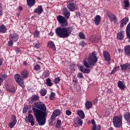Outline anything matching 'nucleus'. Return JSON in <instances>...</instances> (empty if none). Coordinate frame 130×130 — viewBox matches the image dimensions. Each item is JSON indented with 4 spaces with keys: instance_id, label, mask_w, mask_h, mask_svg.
I'll list each match as a JSON object with an SVG mask.
<instances>
[{
    "instance_id": "f257e3e1",
    "label": "nucleus",
    "mask_w": 130,
    "mask_h": 130,
    "mask_svg": "<svg viewBox=\"0 0 130 130\" xmlns=\"http://www.w3.org/2000/svg\"><path fill=\"white\" fill-rule=\"evenodd\" d=\"M32 110L34 115L35 116L40 125L45 124L47 112H46V106L43 102H35L33 105Z\"/></svg>"
},
{
    "instance_id": "f03ea898",
    "label": "nucleus",
    "mask_w": 130,
    "mask_h": 130,
    "mask_svg": "<svg viewBox=\"0 0 130 130\" xmlns=\"http://www.w3.org/2000/svg\"><path fill=\"white\" fill-rule=\"evenodd\" d=\"M67 18L64 16L61 15H58L57 17V20L59 23L61 27H58L56 29V34L60 38H67L69 37L72 32L74 30L73 26L67 27L68 25Z\"/></svg>"
},
{
    "instance_id": "7ed1b4c3",
    "label": "nucleus",
    "mask_w": 130,
    "mask_h": 130,
    "mask_svg": "<svg viewBox=\"0 0 130 130\" xmlns=\"http://www.w3.org/2000/svg\"><path fill=\"white\" fill-rule=\"evenodd\" d=\"M88 62L86 60H83V66L86 69H90L96 64V62L98 61V57L96 51H94L91 54H90L87 58Z\"/></svg>"
},
{
    "instance_id": "20e7f679",
    "label": "nucleus",
    "mask_w": 130,
    "mask_h": 130,
    "mask_svg": "<svg viewBox=\"0 0 130 130\" xmlns=\"http://www.w3.org/2000/svg\"><path fill=\"white\" fill-rule=\"evenodd\" d=\"M113 123L115 127L119 128L122 125V115L114 117L113 118Z\"/></svg>"
},
{
    "instance_id": "39448f33",
    "label": "nucleus",
    "mask_w": 130,
    "mask_h": 130,
    "mask_svg": "<svg viewBox=\"0 0 130 130\" xmlns=\"http://www.w3.org/2000/svg\"><path fill=\"white\" fill-rule=\"evenodd\" d=\"M67 8L70 12H75L78 10V6L74 0H69L67 3Z\"/></svg>"
},
{
    "instance_id": "423d86ee",
    "label": "nucleus",
    "mask_w": 130,
    "mask_h": 130,
    "mask_svg": "<svg viewBox=\"0 0 130 130\" xmlns=\"http://www.w3.org/2000/svg\"><path fill=\"white\" fill-rule=\"evenodd\" d=\"M14 78L16 83L24 89L25 85H24V78L23 77L21 76L20 74H17L15 75Z\"/></svg>"
},
{
    "instance_id": "0eeeda50",
    "label": "nucleus",
    "mask_w": 130,
    "mask_h": 130,
    "mask_svg": "<svg viewBox=\"0 0 130 130\" xmlns=\"http://www.w3.org/2000/svg\"><path fill=\"white\" fill-rule=\"evenodd\" d=\"M62 14L66 19H69L70 16H71V12L66 7H64L62 9Z\"/></svg>"
},
{
    "instance_id": "6e6552de",
    "label": "nucleus",
    "mask_w": 130,
    "mask_h": 130,
    "mask_svg": "<svg viewBox=\"0 0 130 130\" xmlns=\"http://www.w3.org/2000/svg\"><path fill=\"white\" fill-rule=\"evenodd\" d=\"M19 38V36L17 34H11L9 35V40H11L13 42H17Z\"/></svg>"
},
{
    "instance_id": "1a4fd4ad",
    "label": "nucleus",
    "mask_w": 130,
    "mask_h": 130,
    "mask_svg": "<svg viewBox=\"0 0 130 130\" xmlns=\"http://www.w3.org/2000/svg\"><path fill=\"white\" fill-rule=\"evenodd\" d=\"M77 67L79 70H80L82 73H83L84 74H89V73H90V70L85 68L84 66L81 65V64H78Z\"/></svg>"
},
{
    "instance_id": "9d476101",
    "label": "nucleus",
    "mask_w": 130,
    "mask_h": 130,
    "mask_svg": "<svg viewBox=\"0 0 130 130\" xmlns=\"http://www.w3.org/2000/svg\"><path fill=\"white\" fill-rule=\"evenodd\" d=\"M103 55L106 61H110V60H111V56H110V54H109L108 51H104Z\"/></svg>"
},
{
    "instance_id": "9b49d317",
    "label": "nucleus",
    "mask_w": 130,
    "mask_h": 130,
    "mask_svg": "<svg viewBox=\"0 0 130 130\" xmlns=\"http://www.w3.org/2000/svg\"><path fill=\"white\" fill-rule=\"evenodd\" d=\"M120 67L122 72H125L127 70H130V64L128 63L121 64Z\"/></svg>"
},
{
    "instance_id": "f8f14e48",
    "label": "nucleus",
    "mask_w": 130,
    "mask_h": 130,
    "mask_svg": "<svg viewBox=\"0 0 130 130\" xmlns=\"http://www.w3.org/2000/svg\"><path fill=\"white\" fill-rule=\"evenodd\" d=\"M35 14H38V15H41L43 13V7L42 6H39L34 11Z\"/></svg>"
},
{
    "instance_id": "ddd939ff",
    "label": "nucleus",
    "mask_w": 130,
    "mask_h": 130,
    "mask_svg": "<svg viewBox=\"0 0 130 130\" xmlns=\"http://www.w3.org/2000/svg\"><path fill=\"white\" fill-rule=\"evenodd\" d=\"M61 111L59 109H56L53 113L52 115L51 116V119H55L56 116H58L60 115Z\"/></svg>"
},
{
    "instance_id": "4468645a",
    "label": "nucleus",
    "mask_w": 130,
    "mask_h": 130,
    "mask_svg": "<svg viewBox=\"0 0 130 130\" xmlns=\"http://www.w3.org/2000/svg\"><path fill=\"white\" fill-rule=\"evenodd\" d=\"M21 77L24 79H27L29 77V71L27 69H24L21 72Z\"/></svg>"
},
{
    "instance_id": "2eb2a0df",
    "label": "nucleus",
    "mask_w": 130,
    "mask_h": 130,
    "mask_svg": "<svg viewBox=\"0 0 130 130\" xmlns=\"http://www.w3.org/2000/svg\"><path fill=\"white\" fill-rule=\"evenodd\" d=\"M28 118L29 122H30L31 126H34L35 123V119L33 117V115L31 114H29L28 115Z\"/></svg>"
},
{
    "instance_id": "dca6fc26",
    "label": "nucleus",
    "mask_w": 130,
    "mask_h": 130,
    "mask_svg": "<svg viewBox=\"0 0 130 130\" xmlns=\"http://www.w3.org/2000/svg\"><path fill=\"white\" fill-rule=\"evenodd\" d=\"M47 47H48V48H51L52 49H53V50H56L55 45L52 41H49L48 42Z\"/></svg>"
},
{
    "instance_id": "f3484780",
    "label": "nucleus",
    "mask_w": 130,
    "mask_h": 130,
    "mask_svg": "<svg viewBox=\"0 0 130 130\" xmlns=\"http://www.w3.org/2000/svg\"><path fill=\"white\" fill-rule=\"evenodd\" d=\"M124 38V31L122 30L117 33V38L118 40H122Z\"/></svg>"
},
{
    "instance_id": "a211bd4d",
    "label": "nucleus",
    "mask_w": 130,
    "mask_h": 130,
    "mask_svg": "<svg viewBox=\"0 0 130 130\" xmlns=\"http://www.w3.org/2000/svg\"><path fill=\"white\" fill-rule=\"evenodd\" d=\"M126 34L128 42L130 43V22L127 24L126 28Z\"/></svg>"
},
{
    "instance_id": "6ab92c4d",
    "label": "nucleus",
    "mask_w": 130,
    "mask_h": 130,
    "mask_svg": "<svg viewBox=\"0 0 130 130\" xmlns=\"http://www.w3.org/2000/svg\"><path fill=\"white\" fill-rule=\"evenodd\" d=\"M83 125V120H82L80 118H77L76 120V122L74 124V126L77 127L78 126H82Z\"/></svg>"
},
{
    "instance_id": "aec40b11",
    "label": "nucleus",
    "mask_w": 130,
    "mask_h": 130,
    "mask_svg": "<svg viewBox=\"0 0 130 130\" xmlns=\"http://www.w3.org/2000/svg\"><path fill=\"white\" fill-rule=\"evenodd\" d=\"M6 88L8 92H9L10 93H15V92H16V88H15V86H8V85H7L6 86Z\"/></svg>"
},
{
    "instance_id": "412c9836",
    "label": "nucleus",
    "mask_w": 130,
    "mask_h": 130,
    "mask_svg": "<svg viewBox=\"0 0 130 130\" xmlns=\"http://www.w3.org/2000/svg\"><path fill=\"white\" fill-rule=\"evenodd\" d=\"M124 52L125 55L130 56V45H127L124 48Z\"/></svg>"
},
{
    "instance_id": "4be33fe9",
    "label": "nucleus",
    "mask_w": 130,
    "mask_h": 130,
    "mask_svg": "<svg viewBox=\"0 0 130 130\" xmlns=\"http://www.w3.org/2000/svg\"><path fill=\"white\" fill-rule=\"evenodd\" d=\"M129 19L128 17H125L123 19L121 20V24L120 28H122L123 26H125L126 24H127V22H128Z\"/></svg>"
},
{
    "instance_id": "5701e85b",
    "label": "nucleus",
    "mask_w": 130,
    "mask_h": 130,
    "mask_svg": "<svg viewBox=\"0 0 130 130\" xmlns=\"http://www.w3.org/2000/svg\"><path fill=\"white\" fill-rule=\"evenodd\" d=\"M8 32V28L7 26L4 24H2L0 26V33L5 34Z\"/></svg>"
},
{
    "instance_id": "b1692460",
    "label": "nucleus",
    "mask_w": 130,
    "mask_h": 130,
    "mask_svg": "<svg viewBox=\"0 0 130 130\" xmlns=\"http://www.w3.org/2000/svg\"><path fill=\"white\" fill-rule=\"evenodd\" d=\"M94 22L95 25L98 26L100 24V22H101V16L100 15H96L94 18Z\"/></svg>"
},
{
    "instance_id": "393cba45",
    "label": "nucleus",
    "mask_w": 130,
    "mask_h": 130,
    "mask_svg": "<svg viewBox=\"0 0 130 130\" xmlns=\"http://www.w3.org/2000/svg\"><path fill=\"white\" fill-rule=\"evenodd\" d=\"M26 3L28 7L31 8L35 5L36 0H26Z\"/></svg>"
},
{
    "instance_id": "a878e982",
    "label": "nucleus",
    "mask_w": 130,
    "mask_h": 130,
    "mask_svg": "<svg viewBox=\"0 0 130 130\" xmlns=\"http://www.w3.org/2000/svg\"><path fill=\"white\" fill-rule=\"evenodd\" d=\"M40 99V97L39 95L37 94H34L31 96V99H30V102H32L34 101H38Z\"/></svg>"
},
{
    "instance_id": "bb28decb",
    "label": "nucleus",
    "mask_w": 130,
    "mask_h": 130,
    "mask_svg": "<svg viewBox=\"0 0 130 130\" xmlns=\"http://www.w3.org/2000/svg\"><path fill=\"white\" fill-rule=\"evenodd\" d=\"M108 17L109 18H110L111 21L114 22V23H116V22H117V18H116V16H115V15L113 14H111L108 15Z\"/></svg>"
},
{
    "instance_id": "cd10ccee",
    "label": "nucleus",
    "mask_w": 130,
    "mask_h": 130,
    "mask_svg": "<svg viewBox=\"0 0 130 130\" xmlns=\"http://www.w3.org/2000/svg\"><path fill=\"white\" fill-rule=\"evenodd\" d=\"M92 106H93V104L92 102L87 101L85 103V108L86 109L89 110L90 108H92Z\"/></svg>"
},
{
    "instance_id": "c85d7f7f",
    "label": "nucleus",
    "mask_w": 130,
    "mask_h": 130,
    "mask_svg": "<svg viewBox=\"0 0 130 130\" xmlns=\"http://www.w3.org/2000/svg\"><path fill=\"white\" fill-rule=\"evenodd\" d=\"M118 87L121 89V90H124L125 89V85L123 84V82L121 81H119L117 82Z\"/></svg>"
},
{
    "instance_id": "c756f323",
    "label": "nucleus",
    "mask_w": 130,
    "mask_h": 130,
    "mask_svg": "<svg viewBox=\"0 0 130 130\" xmlns=\"http://www.w3.org/2000/svg\"><path fill=\"white\" fill-rule=\"evenodd\" d=\"M77 114L78 115L82 118V119H84V118H85V113L82 110H78L77 111Z\"/></svg>"
},
{
    "instance_id": "7c9ffc66",
    "label": "nucleus",
    "mask_w": 130,
    "mask_h": 130,
    "mask_svg": "<svg viewBox=\"0 0 130 130\" xmlns=\"http://www.w3.org/2000/svg\"><path fill=\"white\" fill-rule=\"evenodd\" d=\"M61 120H57L56 121V126L55 127L56 128H58V129H59L60 127H61Z\"/></svg>"
},
{
    "instance_id": "2f4dec72",
    "label": "nucleus",
    "mask_w": 130,
    "mask_h": 130,
    "mask_svg": "<svg viewBox=\"0 0 130 130\" xmlns=\"http://www.w3.org/2000/svg\"><path fill=\"white\" fill-rule=\"evenodd\" d=\"M40 94L41 96H45L47 94V90L45 89H41L40 91Z\"/></svg>"
},
{
    "instance_id": "473e14b6",
    "label": "nucleus",
    "mask_w": 130,
    "mask_h": 130,
    "mask_svg": "<svg viewBox=\"0 0 130 130\" xmlns=\"http://www.w3.org/2000/svg\"><path fill=\"white\" fill-rule=\"evenodd\" d=\"M34 36L36 38H39L40 37V31H39L38 30H36L34 32Z\"/></svg>"
},
{
    "instance_id": "72a5a7b5",
    "label": "nucleus",
    "mask_w": 130,
    "mask_h": 130,
    "mask_svg": "<svg viewBox=\"0 0 130 130\" xmlns=\"http://www.w3.org/2000/svg\"><path fill=\"white\" fill-rule=\"evenodd\" d=\"M46 84L47 86H48L49 87H51V86H52V83H51V79H50V78H47L46 79Z\"/></svg>"
},
{
    "instance_id": "f704fd0d",
    "label": "nucleus",
    "mask_w": 130,
    "mask_h": 130,
    "mask_svg": "<svg viewBox=\"0 0 130 130\" xmlns=\"http://www.w3.org/2000/svg\"><path fill=\"white\" fill-rule=\"evenodd\" d=\"M91 121L92 124H93L91 130H96V122H95V120L92 119Z\"/></svg>"
},
{
    "instance_id": "c9c22d12",
    "label": "nucleus",
    "mask_w": 130,
    "mask_h": 130,
    "mask_svg": "<svg viewBox=\"0 0 130 130\" xmlns=\"http://www.w3.org/2000/svg\"><path fill=\"white\" fill-rule=\"evenodd\" d=\"M119 66H116L114 68L112 72H111V75H113L115 72H117L119 70Z\"/></svg>"
},
{
    "instance_id": "e433bc0d",
    "label": "nucleus",
    "mask_w": 130,
    "mask_h": 130,
    "mask_svg": "<svg viewBox=\"0 0 130 130\" xmlns=\"http://www.w3.org/2000/svg\"><path fill=\"white\" fill-rule=\"evenodd\" d=\"M90 41L92 42V43H97L98 41H99V39H97L96 37H94L90 39Z\"/></svg>"
},
{
    "instance_id": "4c0bfd02",
    "label": "nucleus",
    "mask_w": 130,
    "mask_h": 130,
    "mask_svg": "<svg viewBox=\"0 0 130 130\" xmlns=\"http://www.w3.org/2000/svg\"><path fill=\"white\" fill-rule=\"evenodd\" d=\"M79 37H80V39H86V36H85V34L82 32H80L79 34Z\"/></svg>"
},
{
    "instance_id": "58836bf2",
    "label": "nucleus",
    "mask_w": 130,
    "mask_h": 130,
    "mask_svg": "<svg viewBox=\"0 0 130 130\" xmlns=\"http://www.w3.org/2000/svg\"><path fill=\"white\" fill-rule=\"evenodd\" d=\"M124 4V7L125 8H128L129 7V2L128 0H125L123 2Z\"/></svg>"
},
{
    "instance_id": "ea45409f",
    "label": "nucleus",
    "mask_w": 130,
    "mask_h": 130,
    "mask_svg": "<svg viewBox=\"0 0 130 130\" xmlns=\"http://www.w3.org/2000/svg\"><path fill=\"white\" fill-rule=\"evenodd\" d=\"M41 69V67L37 64H36L35 67H34V70H35V71H40V69Z\"/></svg>"
},
{
    "instance_id": "a19ab883",
    "label": "nucleus",
    "mask_w": 130,
    "mask_h": 130,
    "mask_svg": "<svg viewBox=\"0 0 130 130\" xmlns=\"http://www.w3.org/2000/svg\"><path fill=\"white\" fill-rule=\"evenodd\" d=\"M16 123H17L12 121L9 123V127H10V128H13L14 127V126H15L16 125Z\"/></svg>"
},
{
    "instance_id": "79ce46f5",
    "label": "nucleus",
    "mask_w": 130,
    "mask_h": 130,
    "mask_svg": "<svg viewBox=\"0 0 130 130\" xmlns=\"http://www.w3.org/2000/svg\"><path fill=\"white\" fill-rule=\"evenodd\" d=\"M54 96H55V93L52 92L49 97L50 100H54Z\"/></svg>"
},
{
    "instance_id": "37998d69",
    "label": "nucleus",
    "mask_w": 130,
    "mask_h": 130,
    "mask_svg": "<svg viewBox=\"0 0 130 130\" xmlns=\"http://www.w3.org/2000/svg\"><path fill=\"white\" fill-rule=\"evenodd\" d=\"M11 119L12 120V122L17 123V117H16V115H12Z\"/></svg>"
},
{
    "instance_id": "c03bdc74",
    "label": "nucleus",
    "mask_w": 130,
    "mask_h": 130,
    "mask_svg": "<svg viewBox=\"0 0 130 130\" xmlns=\"http://www.w3.org/2000/svg\"><path fill=\"white\" fill-rule=\"evenodd\" d=\"M44 75L45 76V77H49V71L48 70H46L43 73Z\"/></svg>"
},
{
    "instance_id": "a18cd8bd",
    "label": "nucleus",
    "mask_w": 130,
    "mask_h": 130,
    "mask_svg": "<svg viewBox=\"0 0 130 130\" xmlns=\"http://www.w3.org/2000/svg\"><path fill=\"white\" fill-rule=\"evenodd\" d=\"M72 81L74 84H78V79H77V77L76 76H74L72 78Z\"/></svg>"
},
{
    "instance_id": "49530a36",
    "label": "nucleus",
    "mask_w": 130,
    "mask_h": 130,
    "mask_svg": "<svg viewBox=\"0 0 130 130\" xmlns=\"http://www.w3.org/2000/svg\"><path fill=\"white\" fill-rule=\"evenodd\" d=\"M0 76L3 80H7V78H8V75L5 74H1Z\"/></svg>"
},
{
    "instance_id": "de8ad7c7",
    "label": "nucleus",
    "mask_w": 130,
    "mask_h": 130,
    "mask_svg": "<svg viewBox=\"0 0 130 130\" xmlns=\"http://www.w3.org/2000/svg\"><path fill=\"white\" fill-rule=\"evenodd\" d=\"M14 42L12 40H10L8 42V46H13L14 45Z\"/></svg>"
},
{
    "instance_id": "09e8293b",
    "label": "nucleus",
    "mask_w": 130,
    "mask_h": 130,
    "mask_svg": "<svg viewBox=\"0 0 130 130\" xmlns=\"http://www.w3.org/2000/svg\"><path fill=\"white\" fill-rule=\"evenodd\" d=\"M77 77L78 78H79V79H83L84 78V75H83V73H79L77 74Z\"/></svg>"
},
{
    "instance_id": "8fccbe9b",
    "label": "nucleus",
    "mask_w": 130,
    "mask_h": 130,
    "mask_svg": "<svg viewBox=\"0 0 130 130\" xmlns=\"http://www.w3.org/2000/svg\"><path fill=\"white\" fill-rule=\"evenodd\" d=\"M59 82H60V78H59V77H57L55 79V80H54L55 84H58V83H59Z\"/></svg>"
},
{
    "instance_id": "3c124183",
    "label": "nucleus",
    "mask_w": 130,
    "mask_h": 130,
    "mask_svg": "<svg viewBox=\"0 0 130 130\" xmlns=\"http://www.w3.org/2000/svg\"><path fill=\"white\" fill-rule=\"evenodd\" d=\"M79 45H80V46H82V47H84V46H86V45H87V44H86V43H85V42L84 41H82L79 43Z\"/></svg>"
},
{
    "instance_id": "603ef678",
    "label": "nucleus",
    "mask_w": 130,
    "mask_h": 130,
    "mask_svg": "<svg viewBox=\"0 0 130 130\" xmlns=\"http://www.w3.org/2000/svg\"><path fill=\"white\" fill-rule=\"evenodd\" d=\"M3 15V6L2 4L0 3V17Z\"/></svg>"
},
{
    "instance_id": "864d4df0",
    "label": "nucleus",
    "mask_w": 130,
    "mask_h": 130,
    "mask_svg": "<svg viewBox=\"0 0 130 130\" xmlns=\"http://www.w3.org/2000/svg\"><path fill=\"white\" fill-rule=\"evenodd\" d=\"M34 47H35V48H37V49L40 48V44L37 43V44H35Z\"/></svg>"
},
{
    "instance_id": "5fc2aeb1",
    "label": "nucleus",
    "mask_w": 130,
    "mask_h": 130,
    "mask_svg": "<svg viewBox=\"0 0 130 130\" xmlns=\"http://www.w3.org/2000/svg\"><path fill=\"white\" fill-rule=\"evenodd\" d=\"M15 51H16V53H19L21 52V49L20 48H16L15 49Z\"/></svg>"
},
{
    "instance_id": "6e6d98bb",
    "label": "nucleus",
    "mask_w": 130,
    "mask_h": 130,
    "mask_svg": "<svg viewBox=\"0 0 130 130\" xmlns=\"http://www.w3.org/2000/svg\"><path fill=\"white\" fill-rule=\"evenodd\" d=\"M66 113L67 115H71V114H72V112H71L70 110H67L66 111Z\"/></svg>"
},
{
    "instance_id": "4d7b16f0",
    "label": "nucleus",
    "mask_w": 130,
    "mask_h": 130,
    "mask_svg": "<svg viewBox=\"0 0 130 130\" xmlns=\"http://www.w3.org/2000/svg\"><path fill=\"white\" fill-rule=\"evenodd\" d=\"M27 108L24 107L23 109V113H27Z\"/></svg>"
},
{
    "instance_id": "13d9d810",
    "label": "nucleus",
    "mask_w": 130,
    "mask_h": 130,
    "mask_svg": "<svg viewBox=\"0 0 130 130\" xmlns=\"http://www.w3.org/2000/svg\"><path fill=\"white\" fill-rule=\"evenodd\" d=\"M100 129H101V126H100V125H98V126L97 125H96L95 130H100Z\"/></svg>"
},
{
    "instance_id": "bf43d9fd",
    "label": "nucleus",
    "mask_w": 130,
    "mask_h": 130,
    "mask_svg": "<svg viewBox=\"0 0 130 130\" xmlns=\"http://www.w3.org/2000/svg\"><path fill=\"white\" fill-rule=\"evenodd\" d=\"M54 35V33H53V32L51 31L48 34V35H49L51 37L53 36Z\"/></svg>"
},
{
    "instance_id": "052dcab7",
    "label": "nucleus",
    "mask_w": 130,
    "mask_h": 130,
    "mask_svg": "<svg viewBox=\"0 0 130 130\" xmlns=\"http://www.w3.org/2000/svg\"><path fill=\"white\" fill-rule=\"evenodd\" d=\"M4 80L2 79L1 77H0V86L2 85V83H3Z\"/></svg>"
},
{
    "instance_id": "680f3d73",
    "label": "nucleus",
    "mask_w": 130,
    "mask_h": 130,
    "mask_svg": "<svg viewBox=\"0 0 130 130\" xmlns=\"http://www.w3.org/2000/svg\"><path fill=\"white\" fill-rule=\"evenodd\" d=\"M19 11H23V7L22 6H20L19 7Z\"/></svg>"
},
{
    "instance_id": "e2e57ef3",
    "label": "nucleus",
    "mask_w": 130,
    "mask_h": 130,
    "mask_svg": "<svg viewBox=\"0 0 130 130\" xmlns=\"http://www.w3.org/2000/svg\"><path fill=\"white\" fill-rule=\"evenodd\" d=\"M106 113L107 114H108V115H109V114H110V113L109 112V110H108V111L106 110Z\"/></svg>"
},
{
    "instance_id": "0e129e2a",
    "label": "nucleus",
    "mask_w": 130,
    "mask_h": 130,
    "mask_svg": "<svg viewBox=\"0 0 130 130\" xmlns=\"http://www.w3.org/2000/svg\"><path fill=\"white\" fill-rule=\"evenodd\" d=\"M97 102H98V101H97V100H95L93 101L94 104H97Z\"/></svg>"
},
{
    "instance_id": "69168bd1",
    "label": "nucleus",
    "mask_w": 130,
    "mask_h": 130,
    "mask_svg": "<svg viewBox=\"0 0 130 130\" xmlns=\"http://www.w3.org/2000/svg\"><path fill=\"white\" fill-rule=\"evenodd\" d=\"M23 64H24V66H27V61H24L23 62Z\"/></svg>"
},
{
    "instance_id": "338daca9",
    "label": "nucleus",
    "mask_w": 130,
    "mask_h": 130,
    "mask_svg": "<svg viewBox=\"0 0 130 130\" xmlns=\"http://www.w3.org/2000/svg\"><path fill=\"white\" fill-rule=\"evenodd\" d=\"M118 52L120 53V52H121V51H122V50H121V49L119 48V49H118Z\"/></svg>"
},
{
    "instance_id": "774afa93",
    "label": "nucleus",
    "mask_w": 130,
    "mask_h": 130,
    "mask_svg": "<svg viewBox=\"0 0 130 130\" xmlns=\"http://www.w3.org/2000/svg\"><path fill=\"white\" fill-rule=\"evenodd\" d=\"M16 16L19 18V17L20 16V13H17L16 14Z\"/></svg>"
}]
</instances>
